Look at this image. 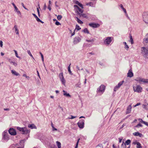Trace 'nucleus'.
Masks as SVG:
<instances>
[{
  "label": "nucleus",
  "mask_w": 148,
  "mask_h": 148,
  "mask_svg": "<svg viewBox=\"0 0 148 148\" xmlns=\"http://www.w3.org/2000/svg\"><path fill=\"white\" fill-rule=\"evenodd\" d=\"M57 145V146L58 148H61V144L60 142L57 141L56 142Z\"/></svg>",
  "instance_id": "obj_28"
},
{
  "label": "nucleus",
  "mask_w": 148,
  "mask_h": 148,
  "mask_svg": "<svg viewBox=\"0 0 148 148\" xmlns=\"http://www.w3.org/2000/svg\"><path fill=\"white\" fill-rule=\"evenodd\" d=\"M138 143H139L138 142L136 141H134L132 143V144H134V145H137V144Z\"/></svg>",
  "instance_id": "obj_47"
},
{
  "label": "nucleus",
  "mask_w": 148,
  "mask_h": 148,
  "mask_svg": "<svg viewBox=\"0 0 148 148\" xmlns=\"http://www.w3.org/2000/svg\"><path fill=\"white\" fill-rule=\"evenodd\" d=\"M36 20L38 22H39L41 21V20L37 17L36 18Z\"/></svg>",
  "instance_id": "obj_55"
},
{
  "label": "nucleus",
  "mask_w": 148,
  "mask_h": 148,
  "mask_svg": "<svg viewBox=\"0 0 148 148\" xmlns=\"http://www.w3.org/2000/svg\"><path fill=\"white\" fill-rule=\"evenodd\" d=\"M17 129L20 131L21 132V133L23 134H27L29 133L30 130H28L26 127H17Z\"/></svg>",
  "instance_id": "obj_2"
},
{
  "label": "nucleus",
  "mask_w": 148,
  "mask_h": 148,
  "mask_svg": "<svg viewBox=\"0 0 148 148\" xmlns=\"http://www.w3.org/2000/svg\"><path fill=\"white\" fill-rule=\"evenodd\" d=\"M133 134L135 136H139L140 137H141L142 136V134L138 132H135L134 133H133Z\"/></svg>",
  "instance_id": "obj_22"
},
{
  "label": "nucleus",
  "mask_w": 148,
  "mask_h": 148,
  "mask_svg": "<svg viewBox=\"0 0 148 148\" xmlns=\"http://www.w3.org/2000/svg\"><path fill=\"white\" fill-rule=\"evenodd\" d=\"M120 87L118 85L116 86L114 88V91H116Z\"/></svg>",
  "instance_id": "obj_36"
},
{
  "label": "nucleus",
  "mask_w": 148,
  "mask_h": 148,
  "mask_svg": "<svg viewBox=\"0 0 148 148\" xmlns=\"http://www.w3.org/2000/svg\"><path fill=\"white\" fill-rule=\"evenodd\" d=\"M143 21L145 23L148 24V14L146 12L143 13Z\"/></svg>",
  "instance_id": "obj_5"
},
{
  "label": "nucleus",
  "mask_w": 148,
  "mask_h": 148,
  "mask_svg": "<svg viewBox=\"0 0 148 148\" xmlns=\"http://www.w3.org/2000/svg\"><path fill=\"white\" fill-rule=\"evenodd\" d=\"M62 17L61 15H58V16H57V19L59 20H60L61 19Z\"/></svg>",
  "instance_id": "obj_42"
},
{
  "label": "nucleus",
  "mask_w": 148,
  "mask_h": 148,
  "mask_svg": "<svg viewBox=\"0 0 148 148\" xmlns=\"http://www.w3.org/2000/svg\"><path fill=\"white\" fill-rule=\"evenodd\" d=\"M76 21H77L78 23L80 24H82L83 23V22L82 21H81L80 20L79 18H78L76 17Z\"/></svg>",
  "instance_id": "obj_26"
},
{
  "label": "nucleus",
  "mask_w": 148,
  "mask_h": 148,
  "mask_svg": "<svg viewBox=\"0 0 148 148\" xmlns=\"http://www.w3.org/2000/svg\"><path fill=\"white\" fill-rule=\"evenodd\" d=\"M3 138L5 140H7L9 139V137L8 135L7 131H4L3 133Z\"/></svg>",
  "instance_id": "obj_12"
},
{
  "label": "nucleus",
  "mask_w": 148,
  "mask_h": 148,
  "mask_svg": "<svg viewBox=\"0 0 148 148\" xmlns=\"http://www.w3.org/2000/svg\"><path fill=\"white\" fill-rule=\"evenodd\" d=\"M143 43L145 46H148V37L145 38H144Z\"/></svg>",
  "instance_id": "obj_16"
},
{
  "label": "nucleus",
  "mask_w": 148,
  "mask_h": 148,
  "mask_svg": "<svg viewBox=\"0 0 148 148\" xmlns=\"http://www.w3.org/2000/svg\"><path fill=\"white\" fill-rule=\"evenodd\" d=\"M84 120H82L77 123L79 127L80 128H83L84 127Z\"/></svg>",
  "instance_id": "obj_11"
},
{
  "label": "nucleus",
  "mask_w": 148,
  "mask_h": 148,
  "mask_svg": "<svg viewBox=\"0 0 148 148\" xmlns=\"http://www.w3.org/2000/svg\"><path fill=\"white\" fill-rule=\"evenodd\" d=\"M9 61L11 64H12L15 66H16L17 65V63L15 62L11 61L10 60H9Z\"/></svg>",
  "instance_id": "obj_29"
},
{
  "label": "nucleus",
  "mask_w": 148,
  "mask_h": 148,
  "mask_svg": "<svg viewBox=\"0 0 148 148\" xmlns=\"http://www.w3.org/2000/svg\"><path fill=\"white\" fill-rule=\"evenodd\" d=\"M34 16L35 18H36L37 16L34 13L32 14Z\"/></svg>",
  "instance_id": "obj_63"
},
{
  "label": "nucleus",
  "mask_w": 148,
  "mask_h": 148,
  "mask_svg": "<svg viewBox=\"0 0 148 148\" xmlns=\"http://www.w3.org/2000/svg\"><path fill=\"white\" fill-rule=\"evenodd\" d=\"M63 95L66 97H71V96L69 93H68L66 91L64 90H63Z\"/></svg>",
  "instance_id": "obj_18"
},
{
  "label": "nucleus",
  "mask_w": 148,
  "mask_h": 148,
  "mask_svg": "<svg viewBox=\"0 0 148 148\" xmlns=\"http://www.w3.org/2000/svg\"><path fill=\"white\" fill-rule=\"evenodd\" d=\"M47 8V6L45 3V4L44 6V9L45 10Z\"/></svg>",
  "instance_id": "obj_60"
},
{
  "label": "nucleus",
  "mask_w": 148,
  "mask_h": 148,
  "mask_svg": "<svg viewBox=\"0 0 148 148\" xmlns=\"http://www.w3.org/2000/svg\"><path fill=\"white\" fill-rule=\"evenodd\" d=\"M135 80L138 82L140 84L143 83H148V79H145L143 78H141L140 77H138L135 79Z\"/></svg>",
  "instance_id": "obj_4"
},
{
  "label": "nucleus",
  "mask_w": 148,
  "mask_h": 148,
  "mask_svg": "<svg viewBox=\"0 0 148 148\" xmlns=\"http://www.w3.org/2000/svg\"><path fill=\"white\" fill-rule=\"evenodd\" d=\"M71 118H68L69 119H73L75 118L76 117V116H73L71 115Z\"/></svg>",
  "instance_id": "obj_56"
},
{
  "label": "nucleus",
  "mask_w": 148,
  "mask_h": 148,
  "mask_svg": "<svg viewBox=\"0 0 148 148\" xmlns=\"http://www.w3.org/2000/svg\"><path fill=\"white\" fill-rule=\"evenodd\" d=\"M11 72L13 75L16 76H18L20 75L19 73L16 72L14 70H12L11 71Z\"/></svg>",
  "instance_id": "obj_20"
},
{
  "label": "nucleus",
  "mask_w": 148,
  "mask_h": 148,
  "mask_svg": "<svg viewBox=\"0 0 148 148\" xmlns=\"http://www.w3.org/2000/svg\"><path fill=\"white\" fill-rule=\"evenodd\" d=\"M80 83H78L77 84L75 85V86L76 87H80Z\"/></svg>",
  "instance_id": "obj_57"
},
{
  "label": "nucleus",
  "mask_w": 148,
  "mask_h": 148,
  "mask_svg": "<svg viewBox=\"0 0 148 148\" xmlns=\"http://www.w3.org/2000/svg\"><path fill=\"white\" fill-rule=\"evenodd\" d=\"M133 76V73L132 71V70L130 69L127 74V76L129 77H132Z\"/></svg>",
  "instance_id": "obj_15"
},
{
  "label": "nucleus",
  "mask_w": 148,
  "mask_h": 148,
  "mask_svg": "<svg viewBox=\"0 0 148 148\" xmlns=\"http://www.w3.org/2000/svg\"><path fill=\"white\" fill-rule=\"evenodd\" d=\"M51 127L52 128V130L53 131H54V130L57 131V129L54 128V127L53 126V125L52 123H51Z\"/></svg>",
  "instance_id": "obj_37"
},
{
  "label": "nucleus",
  "mask_w": 148,
  "mask_h": 148,
  "mask_svg": "<svg viewBox=\"0 0 148 148\" xmlns=\"http://www.w3.org/2000/svg\"><path fill=\"white\" fill-rule=\"evenodd\" d=\"M9 133L12 135H15L16 134V130L13 128H10L8 130Z\"/></svg>",
  "instance_id": "obj_10"
},
{
  "label": "nucleus",
  "mask_w": 148,
  "mask_h": 148,
  "mask_svg": "<svg viewBox=\"0 0 148 148\" xmlns=\"http://www.w3.org/2000/svg\"><path fill=\"white\" fill-rule=\"evenodd\" d=\"M136 147L137 148H142V147L141 146V144L139 142L137 144Z\"/></svg>",
  "instance_id": "obj_34"
},
{
  "label": "nucleus",
  "mask_w": 148,
  "mask_h": 148,
  "mask_svg": "<svg viewBox=\"0 0 148 148\" xmlns=\"http://www.w3.org/2000/svg\"><path fill=\"white\" fill-rule=\"evenodd\" d=\"M4 110L5 111H9L10 110V109L9 108H4Z\"/></svg>",
  "instance_id": "obj_64"
},
{
  "label": "nucleus",
  "mask_w": 148,
  "mask_h": 148,
  "mask_svg": "<svg viewBox=\"0 0 148 148\" xmlns=\"http://www.w3.org/2000/svg\"><path fill=\"white\" fill-rule=\"evenodd\" d=\"M59 77L60 79V80L62 82V84H63L64 85H65L66 81L62 73H60L59 74Z\"/></svg>",
  "instance_id": "obj_9"
},
{
  "label": "nucleus",
  "mask_w": 148,
  "mask_h": 148,
  "mask_svg": "<svg viewBox=\"0 0 148 148\" xmlns=\"http://www.w3.org/2000/svg\"><path fill=\"white\" fill-rule=\"evenodd\" d=\"M55 24L57 25H60V23L58 21H56L55 23Z\"/></svg>",
  "instance_id": "obj_50"
},
{
  "label": "nucleus",
  "mask_w": 148,
  "mask_h": 148,
  "mask_svg": "<svg viewBox=\"0 0 148 148\" xmlns=\"http://www.w3.org/2000/svg\"><path fill=\"white\" fill-rule=\"evenodd\" d=\"M80 7H81L82 9L83 8V5H82V4H81V3H79V4L78 5Z\"/></svg>",
  "instance_id": "obj_48"
},
{
  "label": "nucleus",
  "mask_w": 148,
  "mask_h": 148,
  "mask_svg": "<svg viewBox=\"0 0 148 148\" xmlns=\"http://www.w3.org/2000/svg\"><path fill=\"white\" fill-rule=\"evenodd\" d=\"M14 11L17 12V13L18 15H21V12H20V11L18 10V8H17L16 10H14Z\"/></svg>",
  "instance_id": "obj_32"
},
{
  "label": "nucleus",
  "mask_w": 148,
  "mask_h": 148,
  "mask_svg": "<svg viewBox=\"0 0 148 148\" xmlns=\"http://www.w3.org/2000/svg\"><path fill=\"white\" fill-rule=\"evenodd\" d=\"M86 41L88 42H92L94 41V40L93 39H91V40H86Z\"/></svg>",
  "instance_id": "obj_45"
},
{
  "label": "nucleus",
  "mask_w": 148,
  "mask_h": 148,
  "mask_svg": "<svg viewBox=\"0 0 148 148\" xmlns=\"http://www.w3.org/2000/svg\"><path fill=\"white\" fill-rule=\"evenodd\" d=\"M81 28L78 25H76V27L74 31L76 29H77V30H79L81 29Z\"/></svg>",
  "instance_id": "obj_41"
},
{
  "label": "nucleus",
  "mask_w": 148,
  "mask_h": 148,
  "mask_svg": "<svg viewBox=\"0 0 148 148\" xmlns=\"http://www.w3.org/2000/svg\"><path fill=\"white\" fill-rule=\"evenodd\" d=\"M47 8L49 10H51V8L50 5H48Z\"/></svg>",
  "instance_id": "obj_59"
},
{
  "label": "nucleus",
  "mask_w": 148,
  "mask_h": 148,
  "mask_svg": "<svg viewBox=\"0 0 148 148\" xmlns=\"http://www.w3.org/2000/svg\"><path fill=\"white\" fill-rule=\"evenodd\" d=\"M124 82V81H122L119 82L118 84V86L120 87L122 85Z\"/></svg>",
  "instance_id": "obj_33"
},
{
  "label": "nucleus",
  "mask_w": 148,
  "mask_h": 148,
  "mask_svg": "<svg viewBox=\"0 0 148 148\" xmlns=\"http://www.w3.org/2000/svg\"><path fill=\"white\" fill-rule=\"evenodd\" d=\"M84 32L85 33L88 34L89 33V32L87 28L84 29L83 30Z\"/></svg>",
  "instance_id": "obj_38"
},
{
  "label": "nucleus",
  "mask_w": 148,
  "mask_h": 148,
  "mask_svg": "<svg viewBox=\"0 0 148 148\" xmlns=\"http://www.w3.org/2000/svg\"><path fill=\"white\" fill-rule=\"evenodd\" d=\"M105 89V86L103 85H101L97 90V92L98 95H102L104 92Z\"/></svg>",
  "instance_id": "obj_1"
},
{
  "label": "nucleus",
  "mask_w": 148,
  "mask_h": 148,
  "mask_svg": "<svg viewBox=\"0 0 148 148\" xmlns=\"http://www.w3.org/2000/svg\"><path fill=\"white\" fill-rule=\"evenodd\" d=\"M75 3L76 4L78 5L80 3L78 1H75Z\"/></svg>",
  "instance_id": "obj_58"
},
{
  "label": "nucleus",
  "mask_w": 148,
  "mask_h": 148,
  "mask_svg": "<svg viewBox=\"0 0 148 148\" xmlns=\"http://www.w3.org/2000/svg\"><path fill=\"white\" fill-rule=\"evenodd\" d=\"M81 39L79 37H76L74 38L73 43L74 44H77L81 40Z\"/></svg>",
  "instance_id": "obj_13"
},
{
  "label": "nucleus",
  "mask_w": 148,
  "mask_h": 148,
  "mask_svg": "<svg viewBox=\"0 0 148 148\" xmlns=\"http://www.w3.org/2000/svg\"><path fill=\"white\" fill-rule=\"evenodd\" d=\"M138 120L139 121L140 123L141 122V123H143L144 122V121L143 120L139 118L138 119Z\"/></svg>",
  "instance_id": "obj_49"
},
{
  "label": "nucleus",
  "mask_w": 148,
  "mask_h": 148,
  "mask_svg": "<svg viewBox=\"0 0 148 148\" xmlns=\"http://www.w3.org/2000/svg\"><path fill=\"white\" fill-rule=\"evenodd\" d=\"M28 127H29L30 128L32 129H33V128H35V129L36 128V126L34 124L29 125H28Z\"/></svg>",
  "instance_id": "obj_24"
},
{
  "label": "nucleus",
  "mask_w": 148,
  "mask_h": 148,
  "mask_svg": "<svg viewBox=\"0 0 148 148\" xmlns=\"http://www.w3.org/2000/svg\"><path fill=\"white\" fill-rule=\"evenodd\" d=\"M14 51L15 52L16 56L18 58H20L18 56L17 51L15 50H14Z\"/></svg>",
  "instance_id": "obj_44"
},
{
  "label": "nucleus",
  "mask_w": 148,
  "mask_h": 148,
  "mask_svg": "<svg viewBox=\"0 0 148 148\" xmlns=\"http://www.w3.org/2000/svg\"><path fill=\"white\" fill-rule=\"evenodd\" d=\"M132 107L131 105H129L127 107L126 110V113L127 114H129L130 113Z\"/></svg>",
  "instance_id": "obj_17"
},
{
  "label": "nucleus",
  "mask_w": 148,
  "mask_h": 148,
  "mask_svg": "<svg viewBox=\"0 0 148 148\" xmlns=\"http://www.w3.org/2000/svg\"><path fill=\"white\" fill-rule=\"evenodd\" d=\"M131 140H130L128 139L125 142V144H124V146L125 147H126V145H128L131 143Z\"/></svg>",
  "instance_id": "obj_19"
},
{
  "label": "nucleus",
  "mask_w": 148,
  "mask_h": 148,
  "mask_svg": "<svg viewBox=\"0 0 148 148\" xmlns=\"http://www.w3.org/2000/svg\"><path fill=\"white\" fill-rule=\"evenodd\" d=\"M79 140H80V138H79L78 139L77 142V143L76 144V146L75 147V148H77L78 144V143H79Z\"/></svg>",
  "instance_id": "obj_43"
},
{
  "label": "nucleus",
  "mask_w": 148,
  "mask_h": 148,
  "mask_svg": "<svg viewBox=\"0 0 148 148\" xmlns=\"http://www.w3.org/2000/svg\"><path fill=\"white\" fill-rule=\"evenodd\" d=\"M27 53H28V54L33 59H34V58L32 56V54L31 52H30V50H28L27 51Z\"/></svg>",
  "instance_id": "obj_39"
},
{
  "label": "nucleus",
  "mask_w": 148,
  "mask_h": 148,
  "mask_svg": "<svg viewBox=\"0 0 148 148\" xmlns=\"http://www.w3.org/2000/svg\"><path fill=\"white\" fill-rule=\"evenodd\" d=\"M119 6H120V7H121V8L123 10V9H124L125 8H123V5H122V4H121Z\"/></svg>",
  "instance_id": "obj_54"
},
{
  "label": "nucleus",
  "mask_w": 148,
  "mask_h": 148,
  "mask_svg": "<svg viewBox=\"0 0 148 148\" xmlns=\"http://www.w3.org/2000/svg\"><path fill=\"white\" fill-rule=\"evenodd\" d=\"M125 14H126L127 15V12H126V9L125 8L124 9H123V10Z\"/></svg>",
  "instance_id": "obj_62"
},
{
  "label": "nucleus",
  "mask_w": 148,
  "mask_h": 148,
  "mask_svg": "<svg viewBox=\"0 0 148 148\" xmlns=\"http://www.w3.org/2000/svg\"><path fill=\"white\" fill-rule=\"evenodd\" d=\"M133 89L134 92L140 93L142 91V88L139 85H137L133 87Z\"/></svg>",
  "instance_id": "obj_6"
},
{
  "label": "nucleus",
  "mask_w": 148,
  "mask_h": 148,
  "mask_svg": "<svg viewBox=\"0 0 148 148\" xmlns=\"http://www.w3.org/2000/svg\"><path fill=\"white\" fill-rule=\"evenodd\" d=\"M123 43L124 45L125 46V48L127 49V50L129 48L128 46L127 45V43L126 42H123Z\"/></svg>",
  "instance_id": "obj_35"
},
{
  "label": "nucleus",
  "mask_w": 148,
  "mask_h": 148,
  "mask_svg": "<svg viewBox=\"0 0 148 148\" xmlns=\"http://www.w3.org/2000/svg\"><path fill=\"white\" fill-rule=\"evenodd\" d=\"M14 29H15V32L16 34H18H18H19L18 31V29L16 25H14Z\"/></svg>",
  "instance_id": "obj_23"
},
{
  "label": "nucleus",
  "mask_w": 148,
  "mask_h": 148,
  "mask_svg": "<svg viewBox=\"0 0 148 148\" xmlns=\"http://www.w3.org/2000/svg\"><path fill=\"white\" fill-rule=\"evenodd\" d=\"M142 53L143 57L145 58H148V48L145 47L141 48Z\"/></svg>",
  "instance_id": "obj_3"
},
{
  "label": "nucleus",
  "mask_w": 148,
  "mask_h": 148,
  "mask_svg": "<svg viewBox=\"0 0 148 148\" xmlns=\"http://www.w3.org/2000/svg\"><path fill=\"white\" fill-rule=\"evenodd\" d=\"M40 55H41V58H42V62H44V58L43 56V54L42 53H41L40 52ZM43 64H44V66L45 67V63H44V62H43Z\"/></svg>",
  "instance_id": "obj_30"
},
{
  "label": "nucleus",
  "mask_w": 148,
  "mask_h": 148,
  "mask_svg": "<svg viewBox=\"0 0 148 148\" xmlns=\"http://www.w3.org/2000/svg\"><path fill=\"white\" fill-rule=\"evenodd\" d=\"M74 7L75 11L78 14H79V13L81 14L83 12V10L80 8L77 5H74Z\"/></svg>",
  "instance_id": "obj_8"
},
{
  "label": "nucleus",
  "mask_w": 148,
  "mask_h": 148,
  "mask_svg": "<svg viewBox=\"0 0 148 148\" xmlns=\"http://www.w3.org/2000/svg\"><path fill=\"white\" fill-rule=\"evenodd\" d=\"M130 42H131L132 44L134 43L133 39L132 38V37L131 34L130 35Z\"/></svg>",
  "instance_id": "obj_27"
},
{
  "label": "nucleus",
  "mask_w": 148,
  "mask_h": 148,
  "mask_svg": "<svg viewBox=\"0 0 148 148\" xmlns=\"http://www.w3.org/2000/svg\"><path fill=\"white\" fill-rule=\"evenodd\" d=\"M23 76L25 77L28 79H29V76H28L26 74H24L23 75Z\"/></svg>",
  "instance_id": "obj_46"
},
{
  "label": "nucleus",
  "mask_w": 148,
  "mask_h": 148,
  "mask_svg": "<svg viewBox=\"0 0 148 148\" xmlns=\"http://www.w3.org/2000/svg\"><path fill=\"white\" fill-rule=\"evenodd\" d=\"M140 103H137L134 106V107H136V106H138L139 105H140Z\"/></svg>",
  "instance_id": "obj_61"
},
{
  "label": "nucleus",
  "mask_w": 148,
  "mask_h": 148,
  "mask_svg": "<svg viewBox=\"0 0 148 148\" xmlns=\"http://www.w3.org/2000/svg\"><path fill=\"white\" fill-rule=\"evenodd\" d=\"M79 15L80 16H82L84 18H88V16L87 15L84 13H81V14H79Z\"/></svg>",
  "instance_id": "obj_21"
},
{
  "label": "nucleus",
  "mask_w": 148,
  "mask_h": 148,
  "mask_svg": "<svg viewBox=\"0 0 148 148\" xmlns=\"http://www.w3.org/2000/svg\"><path fill=\"white\" fill-rule=\"evenodd\" d=\"M71 65V64L70 63L69 65V66L68 67V71L69 73V74L71 75H73V73H72V72L71 71V69H70V66Z\"/></svg>",
  "instance_id": "obj_25"
},
{
  "label": "nucleus",
  "mask_w": 148,
  "mask_h": 148,
  "mask_svg": "<svg viewBox=\"0 0 148 148\" xmlns=\"http://www.w3.org/2000/svg\"><path fill=\"white\" fill-rule=\"evenodd\" d=\"M147 105H144V104L143 105V108H145L146 109H147Z\"/></svg>",
  "instance_id": "obj_51"
},
{
  "label": "nucleus",
  "mask_w": 148,
  "mask_h": 148,
  "mask_svg": "<svg viewBox=\"0 0 148 148\" xmlns=\"http://www.w3.org/2000/svg\"><path fill=\"white\" fill-rule=\"evenodd\" d=\"M143 123L145 124L147 126H148V123L147 122L144 121V122H143Z\"/></svg>",
  "instance_id": "obj_52"
},
{
  "label": "nucleus",
  "mask_w": 148,
  "mask_h": 148,
  "mask_svg": "<svg viewBox=\"0 0 148 148\" xmlns=\"http://www.w3.org/2000/svg\"><path fill=\"white\" fill-rule=\"evenodd\" d=\"M89 25L93 28L98 27L99 26V25L97 23H90L89 24Z\"/></svg>",
  "instance_id": "obj_14"
},
{
  "label": "nucleus",
  "mask_w": 148,
  "mask_h": 148,
  "mask_svg": "<svg viewBox=\"0 0 148 148\" xmlns=\"http://www.w3.org/2000/svg\"><path fill=\"white\" fill-rule=\"evenodd\" d=\"M112 37H108L106 38L104 40V44L108 45L110 44L112 41Z\"/></svg>",
  "instance_id": "obj_7"
},
{
  "label": "nucleus",
  "mask_w": 148,
  "mask_h": 148,
  "mask_svg": "<svg viewBox=\"0 0 148 148\" xmlns=\"http://www.w3.org/2000/svg\"><path fill=\"white\" fill-rule=\"evenodd\" d=\"M86 4L87 5H89L92 6H93V3L92 2H89L87 3Z\"/></svg>",
  "instance_id": "obj_40"
},
{
  "label": "nucleus",
  "mask_w": 148,
  "mask_h": 148,
  "mask_svg": "<svg viewBox=\"0 0 148 148\" xmlns=\"http://www.w3.org/2000/svg\"><path fill=\"white\" fill-rule=\"evenodd\" d=\"M143 127L142 125L140 123H139L137 125L135 126V127L139 128V127Z\"/></svg>",
  "instance_id": "obj_31"
},
{
  "label": "nucleus",
  "mask_w": 148,
  "mask_h": 148,
  "mask_svg": "<svg viewBox=\"0 0 148 148\" xmlns=\"http://www.w3.org/2000/svg\"><path fill=\"white\" fill-rule=\"evenodd\" d=\"M0 45L2 47L3 46V42L2 41L0 40Z\"/></svg>",
  "instance_id": "obj_53"
}]
</instances>
